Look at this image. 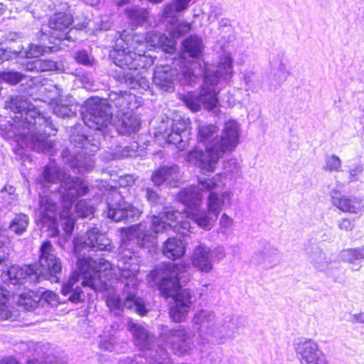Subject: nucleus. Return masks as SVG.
Here are the masks:
<instances>
[{
	"instance_id": "18",
	"label": "nucleus",
	"mask_w": 364,
	"mask_h": 364,
	"mask_svg": "<svg viewBox=\"0 0 364 364\" xmlns=\"http://www.w3.org/2000/svg\"><path fill=\"white\" fill-rule=\"evenodd\" d=\"M174 75L173 70L169 66L163 65L154 71L153 80L160 88L167 90L172 87Z\"/></svg>"
},
{
	"instance_id": "56",
	"label": "nucleus",
	"mask_w": 364,
	"mask_h": 364,
	"mask_svg": "<svg viewBox=\"0 0 364 364\" xmlns=\"http://www.w3.org/2000/svg\"><path fill=\"white\" fill-rule=\"evenodd\" d=\"M173 4H175V9L177 12H181L186 9L188 6L189 2L186 0H176Z\"/></svg>"
},
{
	"instance_id": "10",
	"label": "nucleus",
	"mask_w": 364,
	"mask_h": 364,
	"mask_svg": "<svg viewBox=\"0 0 364 364\" xmlns=\"http://www.w3.org/2000/svg\"><path fill=\"white\" fill-rule=\"evenodd\" d=\"M296 353L301 364H328L317 343L311 339L299 343Z\"/></svg>"
},
{
	"instance_id": "63",
	"label": "nucleus",
	"mask_w": 364,
	"mask_h": 364,
	"mask_svg": "<svg viewBox=\"0 0 364 364\" xmlns=\"http://www.w3.org/2000/svg\"><path fill=\"white\" fill-rule=\"evenodd\" d=\"M231 222V219L226 215L223 214L220 219V223H224L225 225L229 224Z\"/></svg>"
},
{
	"instance_id": "7",
	"label": "nucleus",
	"mask_w": 364,
	"mask_h": 364,
	"mask_svg": "<svg viewBox=\"0 0 364 364\" xmlns=\"http://www.w3.org/2000/svg\"><path fill=\"white\" fill-rule=\"evenodd\" d=\"M73 23V16L68 11L55 12L48 20L51 36L55 39L69 40V32Z\"/></svg>"
},
{
	"instance_id": "13",
	"label": "nucleus",
	"mask_w": 364,
	"mask_h": 364,
	"mask_svg": "<svg viewBox=\"0 0 364 364\" xmlns=\"http://www.w3.org/2000/svg\"><path fill=\"white\" fill-rule=\"evenodd\" d=\"M84 245L95 251H103L109 249L110 241L106 234L92 228L86 232Z\"/></svg>"
},
{
	"instance_id": "26",
	"label": "nucleus",
	"mask_w": 364,
	"mask_h": 364,
	"mask_svg": "<svg viewBox=\"0 0 364 364\" xmlns=\"http://www.w3.org/2000/svg\"><path fill=\"white\" fill-rule=\"evenodd\" d=\"M162 218H165L167 221L173 223V226L177 228H182L184 230H189L191 228L190 223L186 221H183L181 219L183 218L185 215L183 212H179L178 210H166L161 213Z\"/></svg>"
},
{
	"instance_id": "4",
	"label": "nucleus",
	"mask_w": 364,
	"mask_h": 364,
	"mask_svg": "<svg viewBox=\"0 0 364 364\" xmlns=\"http://www.w3.org/2000/svg\"><path fill=\"white\" fill-rule=\"evenodd\" d=\"M193 193L183 190L178 193L180 201L186 205L185 216L193 220L201 228L209 230L217 220L209 217L206 213L200 210L202 203L201 198L193 197Z\"/></svg>"
},
{
	"instance_id": "29",
	"label": "nucleus",
	"mask_w": 364,
	"mask_h": 364,
	"mask_svg": "<svg viewBox=\"0 0 364 364\" xmlns=\"http://www.w3.org/2000/svg\"><path fill=\"white\" fill-rule=\"evenodd\" d=\"M125 14L132 22L137 25H141L145 23L149 16V12L146 9L137 7L127 9Z\"/></svg>"
},
{
	"instance_id": "9",
	"label": "nucleus",
	"mask_w": 364,
	"mask_h": 364,
	"mask_svg": "<svg viewBox=\"0 0 364 364\" xmlns=\"http://www.w3.org/2000/svg\"><path fill=\"white\" fill-rule=\"evenodd\" d=\"M108 109V107L102 104L92 105L83 115L85 124L92 129H104L111 123L112 118V114Z\"/></svg>"
},
{
	"instance_id": "30",
	"label": "nucleus",
	"mask_w": 364,
	"mask_h": 364,
	"mask_svg": "<svg viewBox=\"0 0 364 364\" xmlns=\"http://www.w3.org/2000/svg\"><path fill=\"white\" fill-rule=\"evenodd\" d=\"M184 50L191 57L198 58L202 53L201 41L198 38L189 36L183 41Z\"/></svg>"
},
{
	"instance_id": "41",
	"label": "nucleus",
	"mask_w": 364,
	"mask_h": 364,
	"mask_svg": "<svg viewBox=\"0 0 364 364\" xmlns=\"http://www.w3.org/2000/svg\"><path fill=\"white\" fill-rule=\"evenodd\" d=\"M341 166V161L339 157L331 155L327 158L324 169L328 171H338Z\"/></svg>"
},
{
	"instance_id": "31",
	"label": "nucleus",
	"mask_w": 364,
	"mask_h": 364,
	"mask_svg": "<svg viewBox=\"0 0 364 364\" xmlns=\"http://www.w3.org/2000/svg\"><path fill=\"white\" fill-rule=\"evenodd\" d=\"M68 191L73 197L77 198L86 195L89 188L83 180L74 178L71 180Z\"/></svg>"
},
{
	"instance_id": "12",
	"label": "nucleus",
	"mask_w": 364,
	"mask_h": 364,
	"mask_svg": "<svg viewBox=\"0 0 364 364\" xmlns=\"http://www.w3.org/2000/svg\"><path fill=\"white\" fill-rule=\"evenodd\" d=\"M141 41L149 50L161 48L166 52L170 53L174 49L171 39L168 38L164 33L158 31H149L146 33Z\"/></svg>"
},
{
	"instance_id": "33",
	"label": "nucleus",
	"mask_w": 364,
	"mask_h": 364,
	"mask_svg": "<svg viewBox=\"0 0 364 364\" xmlns=\"http://www.w3.org/2000/svg\"><path fill=\"white\" fill-rule=\"evenodd\" d=\"M60 218L65 220L62 224L63 230L68 236H70L74 229L75 220L72 216V213L69 208L64 209L60 213Z\"/></svg>"
},
{
	"instance_id": "16",
	"label": "nucleus",
	"mask_w": 364,
	"mask_h": 364,
	"mask_svg": "<svg viewBox=\"0 0 364 364\" xmlns=\"http://www.w3.org/2000/svg\"><path fill=\"white\" fill-rule=\"evenodd\" d=\"M127 237H135L141 247H145L151 242L152 235L149 230L143 228L141 223L122 228L120 230Z\"/></svg>"
},
{
	"instance_id": "5",
	"label": "nucleus",
	"mask_w": 364,
	"mask_h": 364,
	"mask_svg": "<svg viewBox=\"0 0 364 364\" xmlns=\"http://www.w3.org/2000/svg\"><path fill=\"white\" fill-rule=\"evenodd\" d=\"M170 299L173 301L168 308L170 318L175 323L185 321L196 301L194 291L181 286Z\"/></svg>"
},
{
	"instance_id": "27",
	"label": "nucleus",
	"mask_w": 364,
	"mask_h": 364,
	"mask_svg": "<svg viewBox=\"0 0 364 364\" xmlns=\"http://www.w3.org/2000/svg\"><path fill=\"white\" fill-rule=\"evenodd\" d=\"M131 51L125 53L124 50L117 52L114 58L115 64L124 69L136 70L139 65L136 63L135 60L131 56Z\"/></svg>"
},
{
	"instance_id": "58",
	"label": "nucleus",
	"mask_w": 364,
	"mask_h": 364,
	"mask_svg": "<svg viewBox=\"0 0 364 364\" xmlns=\"http://www.w3.org/2000/svg\"><path fill=\"white\" fill-rule=\"evenodd\" d=\"M4 242L0 240V264L6 259L8 253Z\"/></svg>"
},
{
	"instance_id": "46",
	"label": "nucleus",
	"mask_w": 364,
	"mask_h": 364,
	"mask_svg": "<svg viewBox=\"0 0 364 364\" xmlns=\"http://www.w3.org/2000/svg\"><path fill=\"white\" fill-rule=\"evenodd\" d=\"M106 304L110 309L122 310L124 309L123 302L118 296H107Z\"/></svg>"
},
{
	"instance_id": "55",
	"label": "nucleus",
	"mask_w": 364,
	"mask_h": 364,
	"mask_svg": "<svg viewBox=\"0 0 364 364\" xmlns=\"http://www.w3.org/2000/svg\"><path fill=\"white\" fill-rule=\"evenodd\" d=\"M75 60H77V63H82L83 65H89L90 64L89 56L85 52L77 53Z\"/></svg>"
},
{
	"instance_id": "37",
	"label": "nucleus",
	"mask_w": 364,
	"mask_h": 364,
	"mask_svg": "<svg viewBox=\"0 0 364 364\" xmlns=\"http://www.w3.org/2000/svg\"><path fill=\"white\" fill-rule=\"evenodd\" d=\"M191 122L189 119L184 117H177L172 119L171 129L182 134L186 131L191 129Z\"/></svg>"
},
{
	"instance_id": "40",
	"label": "nucleus",
	"mask_w": 364,
	"mask_h": 364,
	"mask_svg": "<svg viewBox=\"0 0 364 364\" xmlns=\"http://www.w3.org/2000/svg\"><path fill=\"white\" fill-rule=\"evenodd\" d=\"M346 261L353 262L355 260L364 259V247L350 248L345 251Z\"/></svg>"
},
{
	"instance_id": "2",
	"label": "nucleus",
	"mask_w": 364,
	"mask_h": 364,
	"mask_svg": "<svg viewBox=\"0 0 364 364\" xmlns=\"http://www.w3.org/2000/svg\"><path fill=\"white\" fill-rule=\"evenodd\" d=\"M76 275L71 276L61 287V294L67 296L73 291L74 285L78 282L79 277L82 279L81 284L92 289L97 290L103 282L102 277L111 274L113 270L112 263L104 257L93 259L88 256H82L77 259Z\"/></svg>"
},
{
	"instance_id": "20",
	"label": "nucleus",
	"mask_w": 364,
	"mask_h": 364,
	"mask_svg": "<svg viewBox=\"0 0 364 364\" xmlns=\"http://www.w3.org/2000/svg\"><path fill=\"white\" fill-rule=\"evenodd\" d=\"M140 127L139 119L132 113H124L119 125V132L124 135L135 133Z\"/></svg>"
},
{
	"instance_id": "62",
	"label": "nucleus",
	"mask_w": 364,
	"mask_h": 364,
	"mask_svg": "<svg viewBox=\"0 0 364 364\" xmlns=\"http://www.w3.org/2000/svg\"><path fill=\"white\" fill-rule=\"evenodd\" d=\"M353 318L357 322L364 323V314L363 313H359L358 314H354Z\"/></svg>"
},
{
	"instance_id": "21",
	"label": "nucleus",
	"mask_w": 364,
	"mask_h": 364,
	"mask_svg": "<svg viewBox=\"0 0 364 364\" xmlns=\"http://www.w3.org/2000/svg\"><path fill=\"white\" fill-rule=\"evenodd\" d=\"M24 70L30 72H48L57 69V63L53 60L36 58L24 64Z\"/></svg>"
},
{
	"instance_id": "64",
	"label": "nucleus",
	"mask_w": 364,
	"mask_h": 364,
	"mask_svg": "<svg viewBox=\"0 0 364 364\" xmlns=\"http://www.w3.org/2000/svg\"><path fill=\"white\" fill-rule=\"evenodd\" d=\"M172 11V6L171 4L166 5L164 8V14L166 16Z\"/></svg>"
},
{
	"instance_id": "1",
	"label": "nucleus",
	"mask_w": 364,
	"mask_h": 364,
	"mask_svg": "<svg viewBox=\"0 0 364 364\" xmlns=\"http://www.w3.org/2000/svg\"><path fill=\"white\" fill-rule=\"evenodd\" d=\"M219 129L213 124L199 125L197 139L205 149L194 147L188 154V161L198 164L202 171L213 172L219 160L226 154L232 152L240 141V132L236 123L228 122L218 136Z\"/></svg>"
},
{
	"instance_id": "49",
	"label": "nucleus",
	"mask_w": 364,
	"mask_h": 364,
	"mask_svg": "<svg viewBox=\"0 0 364 364\" xmlns=\"http://www.w3.org/2000/svg\"><path fill=\"white\" fill-rule=\"evenodd\" d=\"M45 52V48L38 45H31L26 51L27 58H37Z\"/></svg>"
},
{
	"instance_id": "22",
	"label": "nucleus",
	"mask_w": 364,
	"mask_h": 364,
	"mask_svg": "<svg viewBox=\"0 0 364 364\" xmlns=\"http://www.w3.org/2000/svg\"><path fill=\"white\" fill-rule=\"evenodd\" d=\"M158 137L163 140L166 144H173L179 150L185 149L187 142L182 139V134L172 129H166L164 132H159Z\"/></svg>"
},
{
	"instance_id": "35",
	"label": "nucleus",
	"mask_w": 364,
	"mask_h": 364,
	"mask_svg": "<svg viewBox=\"0 0 364 364\" xmlns=\"http://www.w3.org/2000/svg\"><path fill=\"white\" fill-rule=\"evenodd\" d=\"M42 176L45 181L50 183H56L60 178V170L57 167L46 166Z\"/></svg>"
},
{
	"instance_id": "59",
	"label": "nucleus",
	"mask_w": 364,
	"mask_h": 364,
	"mask_svg": "<svg viewBox=\"0 0 364 364\" xmlns=\"http://www.w3.org/2000/svg\"><path fill=\"white\" fill-rule=\"evenodd\" d=\"M48 223H50L52 225L51 228V237H56L59 235V230H58V225L57 222V218H55V222L50 221Z\"/></svg>"
},
{
	"instance_id": "44",
	"label": "nucleus",
	"mask_w": 364,
	"mask_h": 364,
	"mask_svg": "<svg viewBox=\"0 0 364 364\" xmlns=\"http://www.w3.org/2000/svg\"><path fill=\"white\" fill-rule=\"evenodd\" d=\"M26 104L25 100L19 99L18 97L11 99L9 102V108L16 113H21L22 111L26 109L25 105Z\"/></svg>"
},
{
	"instance_id": "17",
	"label": "nucleus",
	"mask_w": 364,
	"mask_h": 364,
	"mask_svg": "<svg viewBox=\"0 0 364 364\" xmlns=\"http://www.w3.org/2000/svg\"><path fill=\"white\" fill-rule=\"evenodd\" d=\"M39 208L41 210V220L43 223L55 222L58 213L57 203L47 196H42L39 200Z\"/></svg>"
},
{
	"instance_id": "15",
	"label": "nucleus",
	"mask_w": 364,
	"mask_h": 364,
	"mask_svg": "<svg viewBox=\"0 0 364 364\" xmlns=\"http://www.w3.org/2000/svg\"><path fill=\"white\" fill-rule=\"evenodd\" d=\"M191 262L199 271L209 272L213 268L210 250L201 245L196 247L191 256Z\"/></svg>"
},
{
	"instance_id": "60",
	"label": "nucleus",
	"mask_w": 364,
	"mask_h": 364,
	"mask_svg": "<svg viewBox=\"0 0 364 364\" xmlns=\"http://www.w3.org/2000/svg\"><path fill=\"white\" fill-rule=\"evenodd\" d=\"M0 364H20V363L14 358L9 357L1 359Z\"/></svg>"
},
{
	"instance_id": "28",
	"label": "nucleus",
	"mask_w": 364,
	"mask_h": 364,
	"mask_svg": "<svg viewBox=\"0 0 364 364\" xmlns=\"http://www.w3.org/2000/svg\"><path fill=\"white\" fill-rule=\"evenodd\" d=\"M125 200L122 199L114 204H109L107 208V216L114 221H121L126 219Z\"/></svg>"
},
{
	"instance_id": "42",
	"label": "nucleus",
	"mask_w": 364,
	"mask_h": 364,
	"mask_svg": "<svg viewBox=\"0 0 364 364\" xmlns=\"http://www.w3.org/2000/svg\"><path fill=\"white\" fill-rule=\"evenodd\" d=\"M201 102L208 109L210 110L216 107L218 99L215 94L210 92L201 95Z\"/></svg>"
},
{
	"instance_id": "14",
	"label": "nucleus",
	"mask_w": 364,
	"mask_h": 364,
	"mask_svg": "<svg viewBox=\"0 0 364 364\" xmlns=\"http://www.w3.org/2000/svg\"><path fill=\"white\" fill-rule=\"evenodd\" d=\"M162 254L171 261L181 259L186 253V246L176 237H168L162 245Z\"/></svg>"
},
{
	"instance_id": "36",
	"label": "nucleus",
	"mask_w": 364,
	"mask_h": 364,
	"mask_svg": "<svg viewBox=\"0 0 364 364\" xmlns=\"http://www.w3.org/2000/svg\"><path fill=\"white\" fill-rule=\"evenodd\" d=\"M24 77V75L17 71H3L0 72V80L12 85L20 82Z\"/></svg>"
},
{
	"instance_id": "51",
	"label": "nucleus",
	"mask_w": 364,
	"mask_h": 364,
	"mask_svg": "<svg viewBox=\"0 0 364 364\" xmlns=\"http://www.w3.org/2000/svg\"><path fill=\"white\" fill-rule=\"evenodd\" d=\"M82 294V290L77 287L73 290V293L69 296L68 300L75 304L82 302L83 301Z\"/></svg>"
},
{
	"instance_id": "43",
	"label": "nucleus",
	"mask_w": 364,
	"mask_h": 364,
	"mask_svg": "<svg viewBox=\"0 0 364 364\" xmlns=\"http://www.w3.org/2000/svg\"><path fill=\"white\" fill-rule=\"evenodd\" d=\"M182 100L191 110L198 112L200 109L199 101L196 96L188 94L183 96Z\"/></svg>"
},
{
	"instance_id": "25",
	"label": "nucleus",
	"mask_w": 364,
	"mask_h": 364,
	"mask_svg": "<svg viewBox=\"0 0 364 364\" xmlns=\"http://www.w3.org/2000/svg\"><path fill=\"white\" fill-rule=\"evenodd\" d=\"M41 301L40 294L34 291L29 290L21 294L18 296V304L26 310L36 309Z\"/></svg>"
},
{
	"instance_id": "61",
	"label": "nucleus",
	"mask_w": 364,
	"mask_h": 364,
	"mask_svg": "<svg viewBox=\"0 0 364 364\" xmlns=\"http://www.w3.org/2000/svg\"><path fill=\"white\" fill-rule=\"evenodd\" d=\"M170 334L171 336H186V331L184 328L179 329H172L170 331Z\"/></svg>"
},
{
	"instance_id": "34",
	"label": "nucleus",
	"mask_w": 364,
	"mask_h": 364,
	"mask_svg": "<svg viewBox=\"0 0 364 364\" xmlns=\"http://www.w3.org/2000/svg\"><path fill=\"white\" fill-rule=\"evenodd\" d=\"M28 226V217L25 214H18L12 220L10 228L17 234H21Z\"/></svg>"
},
{
	"instance_id": "52",
	"label": "nucleus",
	"mask_w": 364,
	"mask_h": 364,
	"mask_svg": "<svg viewBox=\"0 0 364 364\" xmlns=\"http://www.w3.org/2000/svg\"><path fill=\"white\" fill-rule=\"evenodd\" d=\"M363 168L361 166L358 165L350 169V181H355L359 179L360 176L363 173Z\"/></svg>"
},
{
	"instance_id": "19",
	"label": "nucleus",
	"mask_w": 364,
	"mask_h": 364,
	"mask_svg": "<svg viewBox=\"0 0 364 364\" xmlns=\"http://www.w3.org/2000/svg\"><path fill=\"white\" fill-rule=\"evenodd\" d=\"M178 173V169L175 166H160L151 174V179L155 186H159L166 181L175 179Z\"/></svg>"
},
{
	"instance_id": "39",
	"label": "nucleus",
	"mask_w": 364,
	"mask_h": 364,
	"mask_svg": "<svg viewBox=\"0 0 364 364\" xmlns=\"http://www.w3.org/2000/svg\"><path fill=\"white\" fill-rule=\"evenodd\" d=\"M337 225L341 232H352L356 227L355 218L349 216L343 217L338 221Z\"/></svg>"
},
{
	"instance_id": "23",
	"label": "nucleus",
	"mask_w": 364,
	"mask_h": 364,
	"mask_svg": "<svg viewBox=\"0 0 364 364\" xmlns=\"http://www.w3.org/2000/svg\"><path fill=\"white\" fill-rule=\"evenodd\" d=\"M229 198V193L225 192L221 195L215 192H210L208 196V212L214 215V219L217 220L222 207L224 205L225 198Z\"/></svg>"
},
{
	"instance_id": "38",
	"label": "nucleus",
	"mask_w": 364,
	"mask_h": 364,
	"mask_svg": "<svg viewBox=\"0 0 364 364\" xmlns=\"http://www.w3.org/2000/svg\"><path fill=\"white\" fill-rule=\"evenodd\" d=\"M127 327L128 330L132 332L135 338L138 340L148 339V333L143 326L134 323L132 321H129L127 323Z\"/></svg>"
},
{
	"instance_id": "8",
	"label": "nucleus",
	"mask_w": 364,
	"mask_h": 364,
	"mask_svg": "<svg viewBox=\"0 0 364 364\" xmlns=\"http://www.w3.org/2000/svg\"><path fill=\"white\" fill-rule=\"evenodd\" d=\"M9 280L14 284H22L26 282L36 284L39 282L43 272L36 264H26L22 267L13 265L8 270Z\"/></svg>"
},
{
	"instance_id": "11",
	"label": "nucleus",
	"mask_w": 364,
	"mask_h": 364,
	"mask_svg": "<svg viewBox=\"0 0 364 364\" xmlns=\"http://www.w3.org/2000/svg\"><path fill=\"white\" fill-rule=\"evenodd\" d=\"M331 201L334 207L343 213L358 214L363 208L362 200L360 198L342 194L337 190L331 192Z\"/></svg>"
},
{
	"instance_id": "24",
	"label": "nucleus",
	"mask_w": 364,
	"mask_h": 364,
	"mask_svg": "<svg viewBox=\"0 0 364 364\" xmlns=\"http://www.w3.org/2000/svg\"><path fill=\"white\" fill-rule=\"evenodd\" d=\"M124 308L135 309L140 316L146 315L148 310L143 299L134 293H128L123 301Z\"/></svg>"
},
{
	"instance_id": "3",
	"label": "nucleus",
	"mask_w": 364,
	"mask_h": 364,
	"mask_svg": "<svg viewBox=\"0 0 364 364\" xmlns=\"http://www.w3.org/2000/svg\"><path fill=\"white\" fill-rule=\"evenodd\" d=\"M185 263H172L164 262L156 266L149 273V276L156 282L159 294L165 299H170L182 286L180 274L186 272Z\"/></svg>"
},
{
	"instance_id": "50",
	"label": "nucleus",
	"mask_w": 364,
	"mask_h": 364,
	"mask_svg": "<svg viewBox=\"0 0 364 364\" xmlns=\"http://www.w3.org/2000/svg\"><path fill=\"white\" fill-rule=\"evenodd\" d=\"M125 206H126V210H125L126 219H127L129 218H139L142 213V211L139 208H136L134 205L127 203L126 201H125Z\"/></svg>"
},
{
	"instance_id": "32",
	"label": "nucleus",
	"mask_w": 364,
	"mask_h": 364,
	"mask_svg": "<svg viewBox=\"0 0 364 364\" xmlns=\"http://www.w3.org/2000/svg\"><path fill=\"white\" fill-rule=\"evenodd\" d=\"M9 291L5 288L0 287V318L7 319L12 316L9 309Z\"/></svg>"
},
{
	"instance_id": "47",
	"label": "nucleus",
	"mask_w": 364,
	"mask_h": 364,
	"mask_svg": "<svg viewBox=\"0 0 364 364\" xmlns=\"http://www.w3.org/2000/svg\"><path fill=\"white\" fill-rule=\"evenodd\" d=\"M191 30V25L186 22L178 23L176 28L172 31L171 36L176 38L183 36Z\"/></svg>"
},
{
	"instance_id": "45",
	"label": "nucleus",
	"mask_w": 364,
	"mask_h": 364,
	"mask_svg": "<svg viewBox=\"0 0 364 364\" xmlns=\"http://www.w3.org/2000/svg\"><path fill=\"white\" fill-rule=\"evenodd\" d=\"M41 301H43L50 306H55L58 304V295L52 291H46L40 294Z\"/></svg>"
},
{
	"instance_id": "57",
	"label": "nucleus",
	"mask_w": 364,
	"mask_h": 364,
	"mask_svg": "<svg viewBox=\"0 0 364 364\" xmlns=\"http://www.w3.org/2000/svg\"><path fill=\"white\" fill-rule=\"evenodd\" d=\"M199 183L208 191H211L214 189L217 186L216 181L213 178L209 181L207 179H204L200 181Z\"/></svg>"
},
{
	"instance_id": "54",
	"label": "nucleus",
	"mask_w": 364,
	"mask_h": 364,
	"mask_svg": "<svg viewBox=\"0 0 364 364\" xmlns=\"http://www.w3.org/2000/svg\"><path fill=\"white\" fill-rule=\"evenodd\" d=\"M146 197L148 201L153 203H156L159 199L158 193L154 190L150 188H147L146 189Z\"/></svg>"
},
{
	"instance_id": "53",
	"label": "nucleus",
	"mask_w": 364,
	"mask_h": 364,
	"mask_svg": "<svg viewBox=\"0 0 364 364\" xmlns=\"http://www.w3.org/2000/svg\"><path fill=\"white\" fill-rule=\"evenodd\" d=\"M165 222H164L160 217L153 216L151 225L156 233L160 230V227L165 228Z\"/></svg>"
},
{
	"instance_id": "6",
	"label": "nucleus",
	"mask_w": 364,
	"mask_h": 364,
	"mask_svg": "<svg viewBox=\"0 0 364 364\" xmlns=\"http://www.w3.org/2000/svg\"><path fill=\"white\" fill-rule=\"evenodd\" d=\"M38 268L43 272V275L55 276L61 272L60 259L55 255L53 245L50 240H44L39 247Z\"/></svg>"
},
{
	"instance_id": "48",
	"label": "nucleus",
	"mask_w": 364,
	"mask_h": 364,
	"mask_svg": "<svg viewBox=\"0 0 364 364\" xmlns=\"http://www.w3.org/2000/svg\"><path fill=\"white\" fill-rule=\"evenodd\" d=\"M149 50L146 44L144 43V42L141 41H136L134 43L132 46V53L136 55V56H144L146 51Z\"/></svg>"
}]
</instances>
